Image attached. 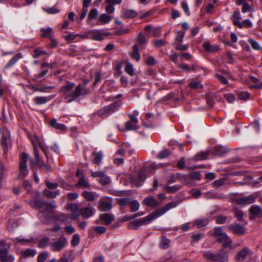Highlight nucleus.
Wrapping results in <instances>:
<instances>
[{
  "label": "nucleus",
  "mask_w": 262,
  "mask_h": 262,
  "mask_svg": "<svg viewBox=\"0 0 262 262\" xmlns=\"http://www.w3.org/2000/svg\"><path fill=\"white\" fill-rule=\"evenodd\" d=\"M189 86L193 89L202 88L203 85L200 82L192 81L189 83Z\"/></svg>",
  "instance_id": "62"
},
{
  "label": "nucleus",
  "mask_w": 262,
  "mask_h": 262,
  "mask_svg": "<svg viewBox=\"0 0 262 262\" xmlns=\"http://www.w3.org/2000/svg\"><path fill=\"white\" fill-rule=\"evenodd\" d=\"M49 242L50 238L49 237H44L38 241V246L40 248H44L49 245Z\"/></svg>",
  "instance_id": "35"
},
{
  "label": "nucleus",
  "mask_w": 262,
  "mask_h": 262,
  "mask_svg": "<svg viewBox=\"0 0 262 262\" xmlns=\"http://www.w3.org/2000/svg\"><path fill=\"white\" fill-rule=\"evenodd\" d=\"M110 34V33L103 30H92L86 33L89 38L98 41L103 40L104 36H107Z\"/></svg>",
  "instance_id": "6"
},
{
  "label": "nucleus",
  "mask_w": 262,
  "mask_h": 262,
  "mask_svg": "<svg viewBox=\"0 0 262 262\" xmlns=\"http://www.w3.org/2000/svg\"><path fill=\"white\" fill-rule=\"evenodd\" d=\"M125 128L126 130H136L139 127L137 124L132 122V121H127L125 123Z\"/></svg>",
  "instance_id": "40"
},
{
  "label": "nucleus",
  "mask_w": 262,
  "mask_h": 262,
  "mask_svg": "<svg viewBox=\"0 0 262 262\" xmlns=\"http://www.w3.org/2000/svg\"><path fill=\"white\" fill-rule=\"evenodd\" d=\"M49 124L51 127H52L56 129H59L62 131H65L67 129L65 125L57 123V119L55 118L51 120L49 122Z\"/></svg>",
  "instance_id": "18"
},
{
  "label": "nucleus",
  "mask_w": 262,
  "mask_h": 262,
  "mask_svg": "<svg viewBox=\"0 0 262 262\" xmlns=\"http://www.w3.org/2000/svg\"><path fill=\"white\" fill-rule=\"evenodd\" d=\"M54 97V95L48 97L38 96L35 98L34 101L37 105L44 104L53 99Z\"/></svg>",
  "instance_id": "21"
},
{
  "label": "nucleus",
  "mask_w": 262,
  "mask_h": 262,
  "mask_svg": "<svg viewBox=\"0 0 262 262\" xmlns=\"http://www.w3.org/2000/svg\"><path fill=\"white\" fill-rule=\"evenodd\" d=\"M255 197L253 195L246 196L235 200V202L239 205H248L252 204L255 201Z\"/></svg>",
  "instance_id": "14"
},
{
  "label": "nucleus",
  "mask_w": 262,
  "mask_h": 262,
  "mask_svg": "<svg viewBox=\"0 0 262 262\" xmlns=\"http://www.w3.org/2000/svg\"><path fill=\"white\" fill-rule=\"evenodd\" d=\"M142 203L146 206L155 208L160 205V203L153 196L146 198L142 202Z\"/></svg>",
  "instance_id": "16"
},
{
  "label": "nucleus",
  "mask_w": 262,
  "mask_h": 262,
  "mask_svg": "<svg viewBox=\"0 0 262 262\" xmlns=\"http://www.w3.org/2000/svg\"><path fill=\"white\" fill-rule=\"evenodd\" d=\"M248 42L252 47V48L254 50H259L260 48V46L258 43L257 41H256L255 40L252 38H249L248 39Z\"/></svg>",
  "instance_id": "52"
},
{
  "label": "nucleus",
  "mask_w": 262,
  "mask_h": 262,
  "mask_svg": "<svg viewBox=\"0 0 262 262\" xmlns=\"http://www.w3.org/2000/svg\"><path fill=\"white\" fill-rule=\"evenodd\" d=\"M48 256V252H41L40 253L37 258V261L38 262H45L46 259Z\"/></svg>",
  "instance_id": "56"
},
{
  "label": "nucleus",
  "mask_w": 262,
  "mask_h": 262,
  "mask_svg": "<svg viewBox=\"0 0 262 262\" xmlns=\"http://www.w3.org/2000/svg\"><path fill=\"white\" fill-rule=\"evenodd\" d=\"M28 157V155L25 152L22 153L20 156L19 177L22 179H24L29 173L27 166Z\"/></svg>",
  "instance_id": "5"
},
{
  "label": "nucleus",
  "mask_w": 262,
  "mask_h": 262,
  "mask_svg": "<svg viewBox=\"0 0 262 262\" xmlns=\"http://www.w3.org/2000/svg\"><path fill=\"white\" fill-rule=\"evenodd\" d=\"M43 194L48 198H55L59 195L60 192L59 190L51 191L48 189L44 190Z\"/></svg>",
  "instance_id": "30"
},
{
  "label": "nucleus",
  "mask_w": 262,
  "mask_h": 262,
  "mask_svg": "<svg viewBox=\"0 0 262 262\" xmlns=\"http://www.w3.org/2000/svg\"><path fill=\"white\" fill-rule=\"evenodd\" d=\"M137 41H138V43L140 45H142L143 44L146 43V40L145 39V37L143 35L142 33L141 32V33H139L138 38H137Z\"/></svg>",
  "instance_id": "57"
},
{
  "label": "nucleus",
  "mask_w": 262,
  "mask_h": 262,
  "mask_svg": "<svg viewBox=\"0 0 262 262\" xmlns=\"http://www.w3.org/2000/svg\"><path fill=\"white\" fill-rule=\"evenodd\" d=\"M95 208L90 204L87 207L81 208L80 209L81 216L86 219L91 217L95 213Z\"/></svg>",
  "instance_id": "12"
},
{
  "label": "nucleus",
  "mask_w": 262,
  "mask_h": 262,
  "mask_svg": "<svg viewBox=\"0 0 262 262\" xmlns=\"http://www.w3.org/2000/svg\"><path fill=\"white\" fill-rule=\"evenodd\" d=\"M165 190L168 193H174L180 189V187L178 186H166L165 188Z\"/></svg>",
  "instance_id": "53"
},
{
  "label": "nucleus",
  "mask_w": 262,
  "mask_h": 262,
  "mask_svg": "<svg viewBox=\"0 0 262 262\" xmlns=\"http://www.w3.org/2000/svg\"><path fill=\"white\" fill-rule=\"evenodd\" d=\"M112 203L106 201H99L98 202V208L101 211H107L112 208Z\"/></svg>",
  "instance_id": "24"
},
{
  "label": "nucleus",
  "mask_w": 262,
  "mask_h": 262,
  "mask_svg": "<svg viewBox=\"0 0 262 262\" xmlns=\"http://www.w3.org/2000/svg\"><path fill=\"white\" fill-rule=\"evenodd\" d=\"M54 218L57 221L62 223H64L66 224L70 222V220H71V218L69 215L63 213L59 215H56Z\"/></svg>",
  "instance_id": "28"
},
{
  "label": "nucleus",
  "mask_w": 262,
  "mask_h": 262,
  "mask_svg": "<svg viewBox=\"0 0 262 262\" xmlns=\"http://www.w3.org/2000/svg\"><path fill=\"white\" fill-rule=\"evenodd\" d=\"M237 97L238 99L246 101L249 98L250 95L247 92H241L238 94Z\"/></svg>",
  "instance_id": "48"
},
{
  "label": "nucleus",
  "mask_w": 262,
  "mask_h": 262,
  "mask_svg": "<svg viewBox=\"0 0 262 262\" xmlns=\"http://www.w3.org/2000/svg\"><path fill=\"white\" fill-rule=\"evenodd\" d=\"M82 195L88 201H93L95 198L94 193L89 191H84Z\"/></svg>",
  "instance_id": "37"
},
{
  "label": "nucleus",
  "mask_w": 262,
  "mask_h": 262,
  "mask_svg": "<svg viewBox=\"0 0 262 262\" xmlns=\"http://www.w3.org/2000/svg\"><path fill=\"white\" fill-rule=\"evenodd\" d=\"M46 184L49 189H56L59 186L58 184L57 183H52L49 181H47L46 183Z\"/></svg>",
  "instance_id": "63"
},
{
  "label": "nucleus",
  "mask_w": 262,
  "mask_h": 262,
  "mask_svg": "<svg viewBox=\"0 0 262 262\" xmlns=\"http://www.w3.org/2000/svg\"><path fill=\"white\" fill-rule=\"evenodd\" d=\"M75 83L68 82L65 85L60 88L59 92L62 94L67 103H71L81 96H85L89 93V91L84 86L79 84L74 90Z\"/></svg>",
  "instance_id": "1"
},
{
  "label": "nucleus",
  "mask_w": 262,
  "mask_h": 262,
  "mask_svg": "<svg viewBox=\"0 0 262 262\" xmlns=\"http://www.w3.org/2000/svg\"><path fill=\"white\" fill-rule=\"evenodd\" d=\"M235 1V4L237 5H243L242 12L243 13H246L250 9V5L245 1L246 0H234Z\"/></svg>",
  "instance_id": "27"
},
{
  "label": "nucleus",
  "mask_w": 262,
  "mask_h": 262,
  "mask_svg": "<svg viewBox=\"0 0 262 262\" xmlns=\"http://www.w3.org/2000/svg\"><path fill=\"white\" fill-rule=\"evenodd\" d=\"M195 223L197 227L200 228L207 225L208 221L206 219H198L195 220Z\"/></svg>",
  "instance_id": "47"
},
{
  "label": "nucleus",
  "mask_w": 262,
  "mask_h": 262,
  "mask_svg": "<svg viewBox=\"0 0 262 262\" xmlns=\"http://www.w3.org/2000/svg\"><path fill=\"white\" fill-rule=\"evenodd\" d=\"M41 31L44 32V33L41 35L42 37H48L50 39L52 37L53 35L51 33L52 28L50 27H48L47 29L41 28Z\"/></svg>",
  "instance_id": "38"
},
{
  "label": "nucleus",
  "mask_w": 262,
  "mask_h": 262,
  "mask_svg": "<svg viewBox=\"0 0 262 262\" xmlns=\"http://www.w3.org/2000/svg\"><path fill=\"white\" fill-rule=\"evenodd\" d=\"M43 10L48 14H56L59 12V10L55 7L44 8Z\"/></svg>",
  "instance_id": "50"
},
{
  "label": "nucleus",
  "mask_w": 262,
  "mask_h": 262,
  "mask_svg": "<svg viewBox=\"0 0 262 262\" xmlns=\"http://www.w3.org/2000/svg\"><path fill=\"white\" fill-rule=\"evenodd\" d=\"M178 204L179 203L177 202H172L165 204L163 207L159 208L156 211L153 212L148 215L145 216L143 219H140V221H141L142 224H148L153 220L163 215L170 209L176 207L178 205Z\"/></svg>",
  "instance_id": "2"
},
{
  "label": "nucleus",
  "mask_w": 262,
  "mask_h": 262,
  "mask_svg": "<svg viewBox=\"0 0 262 262\" xmlns=\"http://www.w3.org/2000/svg\"><path fill=\"white\" fill-rule=\"evenodd\" d=\"M6 170V168L4 163L0 160V179H3L4 178V173Z\"/></svg>",
  "instance_id": "59"
},
{
  "label": "nucleus",
  "mask_w": 262,
  "mask_h": 262,
  "mask_svg": "<svg viewBox=\"0 0 262 262\" xmlns=\"http://www.w3.org/2000/svg\"><path fill=\"white\" fill-rule=\"evenodd\" d=\"M138 13L133 9H127L125 10L122 14V17L123 18H134L137 17Z\"/></svg>",
  "instance_id": "25"
},
{
  "label": "nucleus",
  "mask_w": 262,
  "mask_h": 262,
  "mask_svg": "<svg viewBox=\"0 0 262 262\" xmlns=\"http://www.w3.org/2000/svg\"><path fill=\"white\" fill-rule=\"evenodd\" d=\"M112 16L107 14L103 13L100 16L99 21L101 22L102 24H108L110 22Z\"/></svg>",
  "instance_id": "33"
},
{
  "label": "nucleus",
  "mask_w": 262,
  "mask_h": 262,
  "mask_svg": "<svg viewBox=\"0 0 262 262\" xmlns=\"http://www.w3.org/2000/svg\"><path fill=\"white\" fill-rule=\"evenodd\" d=\"M130 199L128 198H119L117 200V202L120 206H125L129 204Z\"/></svg>",
  "instance_id": "54"
},
{
  "label": "nucleus",
  "mask_w": 262,
  "mask_h": 262,
  "mask_svg": "<svg viewBox=\"0 0 262 262\" xmlns=\"http://www.w3.org/2000/svg\"><path fill=\"white\" fill-rule=\"evenodd\" d=\"M204 50L209 53L216 52L219 50L217 46H212L209 41H206L203 44Z\"/></svg>",
  "instance_id": "26"
},
{
  "label": "nucleus",
  "mask_w": 262,
  "mask_h": 262,
  "mask_svg": "<svg viewBox=\"0 0 262 262\" xmlns=\"http://www.w3.org/2000/svg\"><path fill=\"white\" fill-rule=\"evenodd\" d=\"M36 254V251L35 250L28 249L26 250L23 253V255L24 257L27 258L29 256H34Z\"/></svg>",
  "instance_id": "43"
},
{
  "label": "nucleus",
  "mask_w": 262,
  "mask_h": 262,
  "mask_svg": "<svg viewBox=\"0 0 262 262\" xmlns=\"http://www.w3.org/2000/svg\"><path fill=\"white\" fill-rule=\"evenodd\" d=\"M34 205L36 208H42L45 207L47 211L52 212V209L56 208V204L55 201L53 203L45 202L44 200L35 199L33 202Z\"/></svg>",
  "instance_id": "7"
},
{
  "label": "nucleus",
  "mask_w": 262,
  "mask_h": 262,
  "mask_svg": "<svg viewBox=\"0 0 262 262\" xmlns=\"http://www.w3.org/2000/svg\"><path fill=\"white\" fill-rule=\"evenodd\" d=\"M225 248L220 250L216 253L217 262H225L227 260L228 254L224 250Z\"/></svg>",
  "instance_id": "23"
},
{
  "label": "nucleus",
  "mask_w": 262,
  "mask_h": 262,
  "mask_svg": "<svg viewBox=\"0 0 262 262\" xmlns=\"http://www.w3.org/2000/svg\"><path fill=\"white\" fill-rule=\"evenodd\" d=\"M98 10L95 8L92 9L90 10L89 13L88 20L89 21H91L94 19H96L98 17Z\"/></svg>",
  "instance_id": "36"
},
{
  "label": "nucleus",
  "mask_w": 262,
  "mask_h": 262,
  "mask_svg": "<svg viewBox=\"0 0 262 262\" xmlns=\"http://www.w3.org/2000/svg\"><path fill=\"white\" fill-rule=\"evenodd\" d=\"M169 155L170 152L169 150L167 149H165L158 153L157 157L159 159H163L168 157Z\"/></svg>",
  "instance_id": "51"
},
{
  "label": "nucleus",
  "mask_w": 262,
  "mask_h": 262,
  "mask_svg": "<svg viewBox=\"0 0 262 262\" xmlns=\"http://www.w3.org/2000/svg\"><path fill=\"white\" fill-rule=\"evenodd\" d=\"M228 228L235 234L243 235L245 232V228L238 224H231Z\"/></svg>",
  "instance_id": "15"
},
{
  "label": "nucleus",
  "mask_w": 262,
  "mask_h": 262,
  "mask_svg": "<svg viewBox=\"0 0 262 262\" xmlns=\"http://www.w3.org/2000/svg\"><path fill=\"white\" fill-rule=\"evenodd\" d=\"M242 27H239V28H243L244 27L250 28L252 26V23L251 21L249 19H245L243 23H242Z\"/></svg>",
  "instance_id": "64"
},
{
  "label": "nucleus",
  "mask_w": 262,
  "mask_h": 262,
  "mask_svg": "<svg viewBox=\"0 0 262 262\" xmlns=\"http://www.w3.org/2000/svg\"><path fill=\"white\" fill-rule=\"evenodd\" d=\"M250 250L248 248H245L238 252L236 255L235 259L237 261H243L247 256Z\"/></svg>",
  "instance_id": "22"
},
{
  "label": "nucleus",
  "mask_w": 262,
  "mask_h": 262,
  "mask_svg": "<svg viewBox=\"0 0 262 262\" xmlns=\"http://www.w3.org/2000/svg\"><path fill=\"white\" fill-rule=\"evenodd\" d=\"M38 215L41 221L45 224H49L52 219L48 213L43 210H39Z\"/></svg>",
  "instance_id": "20"
},
{
  "label": "nucleus",
  "mask_w": 262,
  "mask_h": 262,
  "mask_svg": "<svg viewBox=\"0 0 262 262\" xmlns=\"http://www.w3.org/2000/svg\"><path fill=\"white\" fill-rule=\"evenodd\" d=\"M228 152V150L224 149L222 147H217L215 148L214 150L215 154L217 156H223Z\"/></svg>",
  "instance_id": "46"
},
{
  "label": "nucleus",
  "mask_w": 262,
  "mask_h": 262,
  "mask_svg": "<svg viewBox=\"0 0 262 262\" xmlns=\"http://www.w3.org/2000/svg\"><path fill=\"white\" fill-rule=\"evenodd\" d=\"M208 152L202 151L198 153L195 155V158L198 160H205L207 158Z\"/></svg>",
  "instance_id": "45"
},
{
  "label": "nucleus",
  "mask_w": 262,
  "mask_h": 262,
  "mask_svg": "<svg viewBox=\"0 0 262 262\" xmlns=\"http://www.w3.org/2000/svg\"><path fill=\"white\" fill-rule=\"evenodd\" d=\"M80 237L79 235L78 234H74L73 236L72 239L71 240V245L73 246H76L79 243Z\"/></svg>",
  "instance_id": "55"
},
{
  "label": "nucleus",
  "mask_w": 262,
  "mask_h": 262,
  "mask_svg": "<svg viewBox=\"0 0 262 262\" xmlns=\"http://www.w3.org/2000/svg\"><path fill=\"white\" fill-rule=\"evenodd\" d=\"M90 185L88 181L84 178H80L75 186L77 188H88Z\"/></svg>",
  "instance_id": "32"
},
{
  "label": "nucleus",
  "mask_w": 262,
  "mask_h": 262,
  "mask_svg": "<svg viewBox=\"0 0 262 262\" xmlns=\"http://www.w3.org/2000/svg\"><path fill=\"white\" fill-rule=\"evenodd\" d=\"M130 56L133 59L138 61L140 59V55L139 52V48L137 45L133 46V52L130 53Z\"/></svg>",
  "instance_id": "29"
},
{
  "label": "nucleus",
  "mask_w": 262,
  "mask_h": 262,
  "mask_svg": "<svg viewBox=\"0 0 262 262\" xmlns=\"http://www.w3.org/2000/svg\"><path fill=\"white\" fill-rule=\"evenodd\" d=\"M67 244V239L63 236H61L52 244V250L53 251H59L63 248Z\"/></svg>",
  "instance_id": "10"
},
{
  "label": "nucleus",
  "mask_w": 262,
  "mask_h": 262,
  "mask_svg": "<svg viewBox=\"0 0 262 262\" xmlns=\"http://www.w3.org/2000/svg\"><path fill=\"white\" fill-rule=\"evenodd\" d=\"M125 72L129 75L133 76L134 74V69L132 64L127 62L125 68Z\"/></svg>",
  "instance_id": "41"
},
{
  "label": "nucleus",
  "mask_w": 262,
  "mask_h": 262,
  "mask_svg": "<svg viewBox=\"0 0 262 262\" xmlns=\"http://www.w3.org/2000/svg\"><path fill=\"white\" fill-rule=\"evenodd\" d=\"M48 72V69L42 70L40 73H39L37 75H35L34 76V77L32 79V80L34 81H35L37 82H39V79L45 76L47 74Z\"/></svg>",
  "instance_id": "44"
},
{
  "label": "nucleus",
  "mask_w": 262,
  "mask_h": 262,
  "mask_svg": "<svg viewBox=\"0 0 262 262\" xmlns=\"http://www.w3.org/2000/svg\"><path fill=\"white\" fill-rule=\"evenodd\" d=\"M165 43V40L157 39L155 41L154 45L156 48H160L161 47L164 46Z\"/></svg>",
  "instance_id": "60"
},
{
  "label": "nucleus",
  "mask_w": 262,
  "mask_h": 262,
  "mask_svg": "<svg viewBox=\"0 0 262 262\" xmlns=\"http://www.w3.org/2000/svg\"><path fill=\"white\" fill-rule=\"evenodd\" d=\"M10 132L8 129H3L1 138V145L4 148V154L7 153L8 148V143L10 141Z\"/></svg>",
  "instance_id": "9"
},
{
  "label": "nucleus",
  "mask_w": 262,
  "mask_h": 262,
  "mask_svg": "<svg viewBox=\"0 0 262 262\" xmlns=\"http://www.w3.org/2000/svg\"><path fill=\"white\" fill-rule=\"evenodd\" d=\"M93 155L95 156L93 163L99 166L102 161L103 155L101 152H93Z\"/></svg>",
  "instance_id": "34"
},
{
  "label": "nucleus",
  "mask_w": 262,
  "mask_h": 262,
  "mask_svg": "<svg viewBox=\"0 0 262 262\" xmlns=\"http://www.w3.org/2000/svg\"><path fill=\"white\" fill-rule=\"evenodd\" d=\"M234 212V215L238 221H243L244 220V213L241 210L235 208Z\"/></svg>",
  "instance_id": "42"
},
{
  "label": "nucleus",
  "mask_w": 262,
  "mask_h": 262,
  "mask_svg": "<svg viewBox=\"0 0 262 262\" xmlns=\"http://www.w3.org/2000/svg\"><path fill=\"white\" fill-rule=\"evenodd\" d=\"M107 5L105 7V11L108 14H112L115 11V8L113 5H111V3H107Z\"/></svg>",
  "instance_id": "61"
},
{
  "label": "nucleus",
  "mask_w": 262,
  "mask_h": 262,
  "mask_svg": "<svg viewBox=\"0 0 262 262\" xmlns=\"http://www.w3.org/2000/svg\"><path fill=\"white\" fill-rule=\"evenodd\" d=\"M55 87L54 86H46L40 87V89H36V91L46 93L48 92L49 90L54 89Z\"/></svg>",
  "instance_id": "58"
},
{
  "label": "nucleus",
  "mask_w": 262,
  "mask_h": 262,
  "mask_svg": "<svg viewBox=\"0 0 262 262\" xmlns=\"http://www.w3.org/2000/svg\"><path fill=\"white\" fill-rule=\"evenodd\" d=\"M249 217L253 220L262 217V208L258 205H254L249 209Z\"/></svg>",
  "instance_id": "11"
},
{
  "label": "nucleus",
  "mask_w": 262,
  "mask_h": 262,
  "mask_svg": "<svg viewBox=\"0 0 262 262\" xmlns=\"http://www.w3.org/2000/svg\"><path fill=\"white\" fill-rule=\"evenodd\" d=\"M122 102L120 101H116L98 110L97 113V115L101 118H105L118 110Z\"/></svg>",
  "instance_id": "4"
},
{
  "label": "nucleus",
  "mask_w": 262,
  "mask_h": 262,
  "mask_svg": "<svg viewBox=\"0 0 262 262\" xmlns=\"http://www.w3.org/2000/svg\"><path fill=\"white\" fill-rule=\"evenodd\" d=\"M207 103L211 107H213L215 102L214 96L213 94H208L207 96Z\"/></svg>",
  "instance_id": "49"
},
{
  "label": "nucleus",
  "mask_w": 262,
  "mask_h": 262,
  "mask_svg": "<svg viewBox=\"0 0 262 262\" xmlns=\"http://www.w3.org/2000/svg\"><path fill=\"white\" fill-rule=\"evenodd\" d=\"M129 206L132 211L135 212L139 210L140 207V204L138 201L134 200L130 202Z\"/></svg>",
  "instance_id": "39"
},
{
  "label": "nucleus",
  "mask_w": 262,
  "mask_h": 262,
  "mask_svg": "<svg viewBox=\"0 0 262 262\" xmlns=\"http://www.w3.org/2000/svg\"><path fill=\"white\" fill-rule=\"evenodd\" d=\"M100 219L103 222L105 225H108L114 221L115 217L112 214L105 213L100 216Z\"/></svg>",
  "instance_id": "17"
},
{
  "label": "nucleus",
  "mask_w": 262,
  "mask_h": 262,
  "mask_svg": "<svg viewBox=\"0 0 262 262\" xmlns=\"http://www.w3.org/2000/svg\"><path fill=\"white\" fill-rule=\"evenodd\" d=\"M203 255L206 259H209L213 261H217L216 254L213 253L211 251H204Z\"/></svg>",
  "instance_id": "31"
},
{
  "label": "nucleus",
  "mask_w": 262,
  "mask_h": 262,
  "mask_svg": "<svg viewBox=\"0 0 262 262\" xmlns=\"http://www.w3.org/2000/svg\"><path fill=\"white\" fill-rule=\"evenodd\" d=\"M241 19V16L239 10H236L233 12L232 15V19L233 23L234 25L238 27H242V22L240 21Z\"/></svg>",
  "instance_id": "19"
},
{
  "label": "nucleus",
  "mask_w": 262,
  "mask_h": 262,
  "mask_svg": "<svg viewBox=\"0 0 262 262\" xmlns=\"http://www.w3.org/2000/svg\"><path fill=\"white\" fill-rule=\"evenodd\" d=\"M0 260L2 262H13L14 258L11 254H8L7 248L0 249Z\"/></svg>",
  "instance_id": "13"
},
{
  "label": "nucleus",
  "mask_w": 262,
  "mask_h": 262,
  "mask_svg": "<svg viewBox=\"0 0 262 262\" xmlns=\"http://www.w3.org/2000/svg\"><path fill=\"white\" fill-rule=\"evenodd\" d=\"M212 236L215 237L219 243H223V248H226L231 246L232 241L225 232H223L221 227H215Z\"/></svg>",
  "instance_id": "3"
},
{
  "label": "nucleus",
  "mask_w": 262,
  "mask_h": 262,
  "mask_svg": "<svg viewBox=\"0 0 262 262\" xmlns=\"http://www.w3.org/2000/svg\"><path fill=\"white\" fill-rule=\"evenodd\" d=\"M91 174L93 178L99 177L98 182L102 185H106L111 183V179L103 171H91Z\"/></svg>",
  "instance_id": "8"
}]
</instances>
